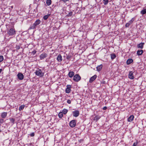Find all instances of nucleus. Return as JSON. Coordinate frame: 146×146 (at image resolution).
Wrapping results in <instances>:
<instances>
[{
    "label": "nucleus",
    "mask_w": 146,
    "mask_h": 146,
    "mask_svg": "<svg viewBox=\"0 0 146 146\" xmlns=\"http://www.w3.org/2000/svg\"><path fill=\"white\" fill-rule=\"evenodd\" d=\"M41 22L40 20L39 19H37L33 24V25H31L29 28V29H35L36 27L39 24H40Z\"/></svg>",
    "instance_id": "1"
},
{
    "label": "nucleus",
    "mask_w": 146,
    "mask_h": 146,
    "mask_svg": "<svg viewBox=\"0 0 146 146\" xmlns=\"http://www.w3.org/2000/svg\"><path fill=\"white\" fill-rule=\"evenodd\" d=\"M35 73L36 75L37 76H39L40 77H42L44 76V73L42 72V70L40 69H38L36 70L35 72Z\"/></svg>",
    "instance_id": "2"
},
{
    "label": "nucleus",
    "mask_w": 146,
    "mask_h": 146,
    "mask_svg": "<svg viewBox=\"0 0 146 146\" xmlns=\"http://www.w3.org/2000/svg\"><path fill=\"white\" fill-rule=\"evenodd\" d=\"M7 32L8 34L10 36L16 34L15 30L13 28H11L8 30Z\"/></svg>",
    "instance_id": "3"
},
{
    "label": "nucleus",
    "mask_w": 146,
    "mask_h": 146,
    "mask_svg": "<svg viewBox=\"0 0 146 146\" xmlns=\"http://www.w3.org/2000/svg\"><path fill=\"white\" fill-rule=\"evenodd\" d=\"M81 79V77L78 74H76L74 76L73 80L75 82H78Z\"/></svg>",
    "instance_id": "4"
},
{
    "label": "nucleus",
    "mask_w": 146,
    "mask_h": 146,
    "mask_svg": "<svg viewBox=\"0 0 146 146\" xmlns=\"http://www.w3.org/2000/svg\"><path fill=\"white\" fill-rule=\"evenodd\" d=\"M76 120L74 119L71 121L69 123V125L71 127H74L76 125Z\"/></svg>",
    "instance_id": "5"
},
{
    "label": "nucleus",
    "mask_w": 146,
    "mask_h": 146,
    "mask_svg": "<svg viewBox=\"0 0 146 146\" xmlns=\"http://www.w3.org/2000/svg\"><path fill=\"white\" fill-rule=\"evenodd\" d=\"M71 86L70 85H67L66 86V88L65 90L66 93L68 94L70 92Z\"/></svg>",
    "instance_id": "6"
},
{
    "label": "nucleus",
    "mask_w": 146,
    "mask_h": 146,
    "mask_svg": "<svg viewBox=\"0 0 146 146\" xmlns=\"http://www.w3.org/2000/svg\"><path fill=\"white\" fill-rule=\"evenodd\" d=\"M72 114H73V116L74 117H78L80 114L79 111L78 110H75L74 111H73L72 112Z\"/></svg>",
    "instance_id": "7"
},
{
    "label": "nucleus",
    "mask_w": 146,
    "mask_h": 146,
    "mask_svg": "<svg viewBox=\"0 0 146 146\" xmlns=\"http://www.w3.org/2000/svg\"><path fill=\"white\" fill-rule=\"evenodd\" d=\"M17 76L18 78L21 80H23L24 78V76L23 74L20 72L18 74Z\"/></svg>",
    "instance_id": "8"
},
{
    "label": "nucleus",
    "mask_w": 146,
    "mask_h": 146,
    "mask_svg": "<svg viewBox=\"0 0 146 146\" xmlns=\"http://www.w3.org/2000/svg\"><path fill=\"white\" fill-rule=\"evenodd\" d=\"M97 76L96 75H95L90 78L89 80L90 83H92L93 82L96 78Z\"/></svg>",
    "instance_id": "9"
},
{
    "label": "nucleus",
    "mask_w": 146,
    "mask_h": 146,
    "mask_svg": "<svg viewBox=\"0 0 146 146\" xmlns=\"http://www.w3.org/2000/svg\"><path fill=\"white\" fill-rule=\"evenodd\" d=\"M47 54L46 53H42L40 56V59L42 60L47 56Z\"/></svg>",
    "instance_id": "10"
},
{
    "label": "nucleus",
    "mask_w": 146,
    "mask_h": 146,
    "mask_svg": "<svg viewBox=\"0 0 146 146\" xmlns=\"http://www.w3.org/2000/svg\"><path fill=\"white\" fill-rule=\"evenodd\" d=\"M128 77L129 78L131 79H134V78L133 76V72L132 71H130L129 72Z\"/></svg>",
    "instance_id": "11"
},
{
    "label": "nucleus",
    "mask_w": 146,
    "mask_h": 146,
    "mask_svg": "<svg viewBox=\"0 0 146 146\" xmlns=\"http://www.w3.org/2000/svg\"><path fill=\"white\" fill-rule=\"evenodd\" d=\"M144 44V43L141 42L137 45V47L138 48H140L141 49H143V46Z\"/></svg>",
    "instance_id": "12"
},
{
    "label": "nucleus",
    "mask_w": 146,
    "mask_h": 146,
    "mask_svg": "<svg viewBox=\"0 0 146 146\" xmlns=\"http://www.w3.org/2000/svg\"><path fill=\"white\" fill-rule=\"evenodd\" d=\"M57 61L59 62H61L62 60V57L61 55L59 54L57 57Z\"/></svg>",
    "instance_id": "13"
},
{
    "label": "nucleus",
    "mask_w": 146,
    "mask_h": 146,
    "mask_svg": "<svg viewBox=\"0 0 146 146\" xmlns=\"http://www.w3.org/2000/svg\"><path fill=\"white\" fill-rule=\"evenodd\" d=\"M74 73L73 71H70L69 72L68 75L70 78H72L74 76Z\"/></svg>",
    "instance_id": "14"
},
{
    "label": "nucleus",
    "mask_w": 146,
    "mask_h": 146,
    "mask_svg": "<svg viewBox=\"0 0 146 146\" xmlns=\"http://www.w3.org/2000/svg\"><path fill=\"white\" fill-rule=\"evenodd\" d=\"M134 116L133 115H130L127 119V121L129 122H131L133 120Z\"/></svg>",
    "instance_id": "15"
},
{
    "label": "nucleus",
    "mask_w": 146,
    "mask_h": 146,
    "mask_svg": "<svg viewBox=\"0 0 146 146\" xmlns=\"http://www.w3.org/2000/svg\"><path fill=\"white\" fill-rule=\"evenodd\" d=\"M102 67H103V65L102 64H101V65L98 66L96 67L97 70L99 72L102 69Z\"/></svg>",
    "instance_id": "16"
},
{
    "label": "nucleus",
    "mask_w": 146,
    "mask_h": 146,
    "mask_svg": "<svg viewBox=\"0 0 146 146\" xmlns=\"http://www.w3.org/2000/svg\"><path fill=\"white\" fill-rule=\"evenodd\" d=\"M141 14L143 15L146 13V9L143 8L140 12Z\"/></svg>",
    "instance_id": "17"
},
{
    "label": "nucleus",
    "mask_w": 146,
    "mask_h": 146,
    "mask_svg": "<svg viewBox=\"0 0 146 146\" xmlns=\"http://www.w3.org/2000/svg\"><path fill=\"white\" fill-rule=\"evenodd\" d=\"M143 52V50H138L137 52V54L138 55H141L142 54Z\"/></svg>",
    "instance_id": "18"
},
{
    "label": "nucleus",
    "mask_w": 146,
    "mask_h": 146,
    "mask_svg": "<svg viewBox=\"0 0 146 146\" xmlns=\"http://www.w3.org/2000/svg\"><path fill=\"white\" fill-rule=\"evenodd\" d=\"M7 115V112H3L1 113V117L2 118H4Z\"/></svg>",
    "instance_id": "19"
},
{
    "label": "nucleus",
    "mask_w": 146,
    "mask_h": 146,
    "mask_svg": "<svg viewBox=\"0 0 146 146\" xmlns=\"http://www.w3.org/2000/svg\"><path fill=\"white\" fill-rule=\"evenodd\" d=\"M133 60L131 59H128L126 62V63L127 65H129L130 64L131 62H133Z\"/></svg>",
    "instance_id": "20"
},
{
    "label": "nucleus",
    "mask_w": 146,
    "mask_h": 146,
    "mask_svg": "<svg viewBox=\"0 0 146 146\" xmlns=\"http://www.w3.org/2000/svg\"><path fill=\"white\" fill-rule=\"evenodd\" d=\"M111 58L112 60H113L116 57V55L114 53L111 54Z\"/></svg>",
    "instance_id": "21"
},
{
    "label": "nucleus",
    "mask_w": 146,
    "mask_h": 146,
    "mask_svg": "<svg viewBox=\"0 0 146 146\" xmlns=\"http://www.w3.org/2000/svg\"><path fill=\"white\" fill-rule=\"evenodd\" d=\"M52 1L51 0H46V4L47 6L50 5L51 4Z\"/></svg>",
    "instance_id": "22"
},
{
    "label": "nucleus",
    "mask_w": 146,
    "mask_h": 146,
    "mask_svg": "<svg viewBox=\"0 0 146 146\" xmlns=\"http://www.w3.org/2000/svg\"><path fill=\"white\" fill-rule=\"evenodd\" d=\"M25 105H22L19 108V110L20 111L23 110L25 107Z\"/></svg>",
    "instance_id": "23"
},
{
    "label": "nucleus",
    "mask_w": 146,
    "mask_h": 146,
    "mask_svg": "<svg viewBox=\"0 0 146 146\" xmlns=\"http://www.w3.org/2000/svg\"><path fill=\"white\" fill-rule=\"evenodd\" d=\"M9 119L10 120V122L13 123V124L15 123V119L12 117H10L9 118Z\"/></svg>",
    "instance_id": "24"
},
{
    "label": "nucleus",
    "mask_w": 146,
    "mask_h": 146,
    "mask_svg": "<svg viewBox=\"0 0 146 146\" xmlns=\"http://www.w3.org/2000/svg\"><path fill=\"white\" fill-rule=\"evenodd\" d=\"M68 110L65 109H63L62 111V113L63 114H66L67 113L68 111Z\"/></svg>",
    "instance_id": "25"
},
{
    "label": "nucleus",
    "mask_w": 146,
    "mask_h": 146,
    "mask_svg": "<svg viewBox=\"0 0 146 146\" xmlns=\"http://www.w3.org/2000/svg\"><path fill=\"white\" fill-rule=\"evenodd\" d=\"M50 16V14H48L46 15H45L43 17V18L44 20H46L48 19V17H49Z\"/></svg>",
    "instance_id": "26"
},
{
    "label": "nucleus",
    "mask_w": 146,
    "mask_h": 146,
    "mask_svg": "<svg viewBox=\"0 0 146 146\" xmlns=\"http://www.w3.org/2000/svg\"><path fill=\"white\" fill-rule=\"evenodd\" d=\"M100 116L96 115L94 117V120H96V121H97L100 118Z\"/></svg>",
    "instance_id": "27"
},
{
    "label": "nucleus",
    "mask_w": 146,
    "mask_h": 146,
    "mask_svg": "<svg viewBox=\"0 0 146 146\" xmlns=\"http://www.w3.org/2000/svg\"><path fill=\"white\" fill-rule=\"evenodd\" d=\"M58 116L60 118H61L63 116V113L62 112H60L58 114Z\"/></svg>",
    "instance_id": "28"
},
{
    "label": "nucleus",
    "mask_w": 146,
    "mask_h": 146,
    "mask_svg": "<svg viewBox=\"0 0 146 146\" xmlns=\"http://www.w3.org/2000/svg\"><path fill=\"white\" fill-rule=\"evenodd\" d=\"M103 3L104 5H106L108 3L109 0H103Z\"/></svg>",
    "instance_id": "29"
},
{
    "label": "nucleus",
    "mask_w": 146,
    "mask_h": 146,
    "mask_svg": "<svg viewBox=\"0 0 146 146\" xmlns=\"http://www.w3.org/2000/svg\"><path fill=\"white\" fill-rule=\"evenodd\" d=\"M105 80L106 79L104 78L101 81V83L102 84H105L106 83V81Z\"/></svg>",
    "instance_id": "30"
},
{
    "label": "nucleus",
    "mask_w": 146,
    "mask_h": 146,
    "mask_svg": "<svg viewBox=\"0 0 146 146\" xmlns=\"http://www.w3.org/2000/svg\"><path fill=\"white\" fill-rule=\"evenodd\" d=\"M134 20V18H133L131 19V20L130 21H129V23H130V24H132L133 23V22Z\"/></svg>",
    "instance_id": "31"
},
{
    "label": "nucleus",
    "mask_w": 146,
    "mask_h": 146,
    "mask_svg": "<svg viewBox=\"0 0 146 146\" xmlns=\"http://www.w3.org/2000/svg\"><path fill=\"white\" fill-rule=\"evenodd\" d=\"M4 58L3 56L2 55L0 56V62H2Z\"/></svg>",
    "instance_id": "32"
},
{
    "label": "nucleus",
    "mask_w": 146,
    "mask_h": 146,
    "mask_svg": "<svg viewBox=\"0 0 146 146\" xmlns=\"http://www.w3.org/2000/svg\"><path fill=\"white\" fill-rule=\"evenodd\" d=\"M130 24V23H129V22L127 23L125 25V27H128L129 26Z\"/></svg>",
    "instance_id": "33"
},
{
    "label": "nucleus",
    "mask_w": 146,
    "mask_h": 146,
    "mask_svg": "<svg viewBox=\"0 0 146 146\" xmlns=\"http://www.w3.org/2000/svg\"><path fill=\"white\" fill-rule=\"evenodd\" d=\"M4 122V120L3 119H0V123H3Z\"/></svg>",
    "instance_id": "34"
},
{
    "label": "nucleus",
    "mask_w": 146,
    "mask_h": 146,
    "mask_svg": "<svg viewBox=\"0 0 146 146\" xmlns=\"http://www.w3.org/2000/svg\"><path fill=\"white\" fill-rule=\"evenodd\" d=\"M72 12L71 11L68 13V16H70L72 15Z\"/></svg>",
    "instance_id": "35"
},
{
    "label": "nucleus",
    "mask_w": 146,
    "mask_h": 146,
    "mask_svg": "<svg viewBox=\"0 0 146 146\" xmlns=\"http://www.w3.org/2000/svg\"><path fill=\"white\" fill-rule=\"evenodd\" d=\"M31 137H33L35 135V133L34 132H33L31 133L29 135Z\"/></svg>",
    "instance_id": "36"
},
{
    "label": "nucleus",
    "mask_w": 146,
    "mask_h": 146,
    "mask_svg": "<svg viewBox=\"0 0 146 146\" xmlns=\"http://www.w3.org/2000/svg\"><path fill=\"white\" fill-rule=\"evenodd\" d=\"M137 144V141L134 143L133 145V146H136Z\"/></svg>",
    "instance_id": "37"
},
{
    "label": "nucleus",
    "mask_w": 146,
    "mask_h": 146,
    "mask_svg": "<svg viewBox=\"0 0 146 146\" xmlns=\"http://www.w3.org/2000/svg\"><path fill=\"white\" fill-rule=\"evenodd\" d=\"M67 102L68 104H70L71 103V100H67Z\"/></svg>",
    "instance_id": "38"
},
{
    "label": "nucleus",
    "mask_w": 146,
    "mask_h": 146,
    "mask_svg": "<svg viewBox=\"0 0 146 146\" xmlns=\"http://www.w3.org/2000/svg\"><path fill=\"white\" fill-rule=\"evenodd\" d=\"M36 50H34L32 52V53L33 55H34L36 54Z\"/></svg>",
    "instance_id": "39"
},
{
    "label": "nucleus",
    "mask_w": 146,
    "mask_h": 146,
    "mask_svg": "<svg viewBox=\"0 0 146 146\" xmlns=\"http://www.w3.org/2000/svg\"><path fill=\"white\" fill-rule=\"evenodd\" d=\"M70 58V56H68L67 57H66V59H67L68 60H69Z\"/></svg>",
    "instance_id": "40"
},
{
    "label": "nucleus",
    "mask_w": 146,
    "mask_h": 146,
    "mask_svg": "<svg viewBox=\"0 0 146 146\" xmlns=\"http://www.w3.org/2000/svg\"><path fill=\"white\" fill-rule=\"evenodd\" d=\"M61 1H63V2H64V3H66V2L67 1H69V0H61Z\"/></svg>",
    "instance_id": "41"
},
{
    "label": "nucleus",
    "mask_w": 146,
    "mask_h": 146,
    "mask_svg": "<svg viewBox=\"0 0 146 146\" xmlns=\"http://www.w3.org/2000/svg\"><path fill=\"white\" fill-rule=\"evenodd\" d=\"M20 48V46H17L16 47V49L17 50H19Z\"/></svg>",
    "instance_id": "42"
},
{
    "label": "nucleus",
    "mask_w": 146,
    "mask_h": 146,
    "mask_svg": "<svg viewBox=\"0 0 146 146\" xmlns=\"http://www.w3.org/2000/svg\"><path fill=\"white\" fill-rule=\"evenodd\" d=\"M107 109V107L106 106H105L104 107H103V109L104 110H106Z\"/></svg>",
    "instance_id": "43"
},
{
    "label": "nucleus",
    "mask_w": 146,
    "mask_h": 146,
    "mask_svg": "<svg viewBox=\"0 0 146 146\" xmlns=\"http://www.w3.org/2000/svg\"><path fill=\"white\" fill-rule=\"evenodd\" d=\"M83 139H80L79 140V142L81 143L82 141H83Z\"/></svg>",
    "instance_id": "44"
},
{
    "label": "nucleus",
    "mask_w": 146,
    "mask_h": 146,
    "mask_svg": "<svg viewBox=\"0 0 146 146\" xmlns=\"http://www.w3.org/2000/svg\"><path fill=\"white\" fill-rule=\"evenodd\" d=\"M2 70V69H0V73H1V72Z\"/></svg>",
    "instance_id": "45"
},
{
    "label": "nucleus",
    "mask_w": 146,
    "mask_h": 146,
    "mask_svg": "<svg viewBox=\"0 0 146 146\" xmlns=\"http://www.w3.org/2000/svg\"><path fill=\"white\" fill-rule=\"evenodd\" d=\"M1 132V130L0 129V132Z\"/></svg>",
    "instance_id": "46"
},
{
    "label": "nucleus",
    "mask_w": 146,
    "mask_h": 146,
    "mask_svg": "<svg viewBox=\"0 0 146 146\" xmlns=\"http://www.w3.org/2000/svg\"><path fill=\"white\" fill-rule=\"evenodd\" d=\"M11 8H13V7L12 6V7H11Z\"/></svg>",
    "instance_id": "47"
}]
</instances>
